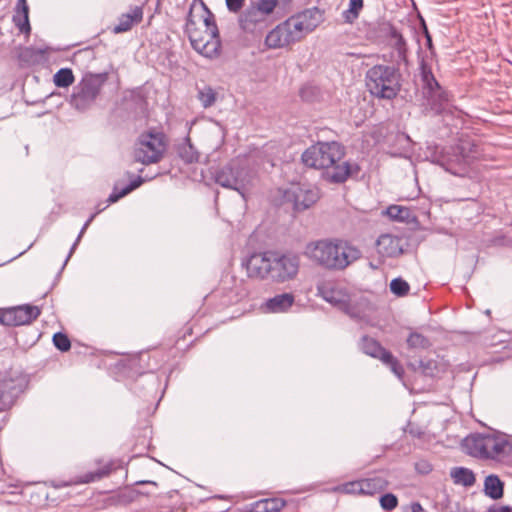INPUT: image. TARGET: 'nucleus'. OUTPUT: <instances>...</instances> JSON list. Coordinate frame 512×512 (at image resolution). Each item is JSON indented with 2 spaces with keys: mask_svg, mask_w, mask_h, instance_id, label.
Returning a JSON list of instances; mask_svg holds the SVG:
<instances>
[{
  "mask_svg": "<svg viewBox=\"0 0 512 512\" xmlns=\"http://www.w3.org/2000/svg\"><path fill=\"white\" fill-rule=\"evenodd\" d=\"M345 148L336 141L317 142L307 148L301 156L305 166L325 171L326 178L332 183H343L352 174V166L343 161Z\"/></svg>",
  "mask_w": 512,
  "mask_h": 512,
  "instance_id": "obj_1",
  "label": "nucleus"
},
{
  "mask_svg": "<svg viewBox=\"0 0 512 512\" xmlns=\"http://www.w3.org/2000/svg\"><path fill=\"white\" fill-rule=\"evenodd\" d=\"M305 253L313 262L331 271H343L362 257L361 249L343 238H326L310 242Z\"/></svg>",
  "mask_w": 512,
  "mask_h": 512,
  "instance_id": "obj_2",
  "label": "nucleus"
},
{
  "mask_svg": "<svg viewBox=\"0 0 512 512\" xmlns=\"http://www.w3.org/2000/svg\"><path fill=\"white\" fill-rule=\"evenodd\" d=\"M323 20L317 7L305 9L292 15L272 29L265 38L269 48H283L294 44L311 33Z\"/></svg>",
  "mask_w": 512,
  "mask_h": 512,
  "instance_id": "obj_3",
  "label": "nucleus"
},
{
  "mask_svg": "<svg viewBox=\"0 0 512 512\" xmlns=\"http://www.w3.org/2000/svg\"><path fill=\"white\" fill-rule=\"evenodd\" d=\"M403 77L400 66L375 64L366 71L365 84L371 96L394 100L401 91Z\"/></svg>",
  "mask_w": 512,
  "mask_h": 512,
  "instance_id": "obj_4",
  "label": "nucleus"
},
{
  "mask_svg": "<svg viewBox=\"0 0 512 512\" xmlns=\"http://www.w3.org/2000/svg\"><path fill=\"white\" fill-rule=\"evenodd\" d=\"M202 6L206 13L203 20L205 31L202 32L196 28V23L192 19V9H190L186 19L185 32L189 37L193 49L202 56L212 59L219 56L221 41L213 14L204 3H202Z\"/></svg>",
  "mask_w": 512,
  "mask_h": 512,
  "instance_id": "obj_5",
  "label": "nucleus"
},
{
  "mask_svg": "<svg viewBox=\"0 0 512 512\" xmlns=\"http://www.w3.org/2000/svg\"><path fill=\"white\" fill-rule=\"evenodd\" d=\"M480 157L478 146L467 139H460L453 146L446 147L438 158V164L447 172L459 176H469L472 167Z\"/></svg>",
  "mask_w": 512,
  "mask_h": 512,
  "instance_id": "obj_6",
  "label": "nucleus"
},
{
  "mask_svg": "<svg viewBox=\"0 0 512 512\" xmlns=\"http://www.w3.org/2000/svg\"><path fill=\"white\" fill-rule=\"evenodd\" d=\"M108 80V74L85 73L78 84L74 87L70 104L78 111L89 109L99 96L102 87Z\"/></svg>",
  "mask_w": 512,
  "mask_h": 512,
  "instance_id": "obj_7",
  "label": "nucleus"
},
{
  "mask_svg": "<svg viewBox=\"0 0 512 512\" xmlns=\"http://www.w3.org/2000/svg\"><path fill=\"white\" fill-rule=\"evenodd\" d=\"M254 174L246 167L232 160L214 174V181L220 186L237 191L243 198L249 186L252 185Z\"/></svg>",
  "mask_w": 512,
  "mask_h": 512,
  "instance_id": "obj_8",
  "label": "nucleus"
},
{
  "mask_svg": "<svg viewBox=\"0 0 512 512\" xmlns=\"http://www.w3.org/2000/svg\"><path fill=\"white\" fill-rule=\"evenodd\" d=\"M166 149L165 136L161 132L142 133L135 145L134 157L142 164L157 163Z\"/></svg>",
  "mask_w": 512,
  "mask_h": 512,
  "instance_id": "obj_9",
  "label": "nucleus"
},
{
  "mask_svg": "<svg viewBox=\"0 0 512 512\" xmlns=\"http://www.w3.org/2000/svg\"><path fill=\"white\" fill-rule=\"evenodd\" d=\"M418 76L423 96L432 106L442 105L448 100L446 91L440 86L432 72V63L427 57H421Z\"/></svg>",
  "mask_w": 512,
  "mask_h": 512,
  "instance_id": "obj_10",
  "label": "nucleus"
},
{
  "mask_svg": "<svg viewBox=\"0 0 512 512\" xmlns=\"http://www.w3.org/2000/svg\"><path fill=\"white\" fill-rule=\"evenodd\" d=\"M122 467V462L119 460H104L98 459L95 461V468L88 470L85 473L71 477L64 481H53L51 484L56 487H70L82 484H90L102 480L108 477L113 471H116Z\"/></svg>",
  "mask_w": 512,
  "mask_h": 512,
  "instance_id": "obj_11",
  "label": "nucleus"
},
{
  "mask_svg": "<svg viewBox=\"0 0 512 512\" xmlns=\"http://www.w3.org/2000/svg\"><path fill=\"white\" fill-rule=\"evenodd\" d=\"M271 256L269 279L277 283H284L297 276L300 267L298 255L291 252L273 251Z\"/></svg>",
  "mask_w": 512,
  "mask_h": 512,
  "instance_id": "obj_12",
  "label": "nucleus"
},
{
  "mask_svg": "<svg viewBox=\"0 0 512 512\" xmlns=\"http://www.w3.org/2000/svg\"><path fill=\"white\" fill-rule=\"evenodd\" d=\"M383 36L387 47L391 50L390 58L397 66H408V43L401 30L391 23L383 27Z\"/></svg>",
  "mask_w": 512,
  "mask_h": 512,
  "instance_id": "obj_13",
  "label": "nucleus"
},
{
  "mask_svg": "<svg viewBox=\"0 0 512 512\" xmlns=\"http://www.w3.org/2000/svg\"><path fill=\"white\" fill-rule=\"evenodd\" d=\"M360 349L363 353L380 359L385 365H387L391 371L397 376L398 379L402 380L404 376V368L400 362L395 358L391 352L381 346V344L374 338L369 336H363L360 341Z\"/></svg>",
  "mask_w": 512,
  "mask_h": 512,
  "instance_id": "obj_14",
  "label": "nucleus"
},
{
  "mask_svg": "<svg viewBox=\"0 0 512 512\" xmlns=\"http://www.w3.org/2000/svg\"><path fill=\"white\" fill-rule=\"evenodd\" d=\"M41 311L34 305H20L4 309L0 313V323L6 326H21L36 320Z\"/></svg>",
  "mask_w": 512,
  "mask_h": 512,
  "instance_id": "obj_15",
  "label": "nucleus"
},
{
  "mask_svg": "<svg viewBox=\"0 0 512 512\" xmlns=\"http://www.w3.org/2000/svg\"><path fill=\"white\" fill-rule=\"evenodd\" d=\"M461 448H512V442L508 440L506 434L472 433L462 440Z\"/></svg>",
  "mask_w": 512,
  "mask_h": 512,
  "instance_id": "obj_16",
  "label": "nucleus"
},
{
  "mask_svg": "<svg viewBox=\"0 0 512 512\" xmlns=\"http://www.w3.org/2000/svg\"><path fill=\"white\" fill-rule=\"evenodd\" d=\"M283 198L293 205L294 210L303 211L317 202L319 194L316 189L296 184L284 191Z\"/></svg>",
  "mask_w": 512,
  "mask_h": 512,
  "instance_id": "obj_17",
  "label": "nucleus"
},
{
  "mask_svg": "<svg viewBox=\"0 0 512 512\" xmlns=\"http://www.w3.org/2000/svg\"><path fill=\"white\" fill-rule=\"evenodd\" d=\"M317 295L336 308H346L349 294L333 280H321L317 284Z\"/></svg>",
  "mask_w": 512,
  "mask_h": 512,
  "instance_id": "obj_18",
  "label": "nucleus"
},
{
  "mask_svg": "<svg viewBox=\"0 0 512 512\" xmlns=\"http://www.w3.org/2000/svg\"><path fill=\"white\" fill-rule=\"evenodd\" d=\"M272 252L273 251H265L250 255L245 262V267L250 277L269 279Z\"/></svg>",
  "mask_w": 512,
  "mask_h": 512,
  "instance_id": "obj_19",
  "label": "nucleus"
},
{
  "mask_svg": "<svg viewBox=\"0 0 512 512\" xmlns=\"http://www.w3.org/2000/svg\"><path fill=\"white\" fill-rule=\"evenodd\" d=\"M405 242L402 237L382 234L376 242L377 253L383 258H396L403 254Z\"/></svg>",
  "mask_w": 512,
  "mask_h": 512,
  "instance_id": "obj_20",
  "label": "nucleus"
},
{
  "mask_svg": "<svg viewBox=\"0 0 512 512\" xmlns=\"http://www.w3.org/2000/svg\"><path fill=\"white\" fill-rule=\"evenodd\" d=\"M18 392L15 376L10 372L0 373V411L13 404Z\"/></svg>",
  "mask_w": 512,
  "mask_h": 512,
  "instance_id": "obj_21",
  "label": "nucleus"
},
{
  "mask_svg": "<svg viewBox=\"0 0 512 512\" xmlns=\"http://www.w3.org/2000/svg\"><path fill=\"white\" fill-rule=\"evenodd\" d=\"M468 455L490 465L512 466V450H467Z\"/></svg>",
  "mask_w": 512,
  "mask_h": 512,
  "instance_id": "obj_22",
  "label": "nucleus"
},
{
  "mask_svg": "<svg viewBox=\"0 0 512 512\" xmlns=\"http://www.w3.org/2000/svg\"><path fill=\"white\" fill-rule=\"evenodd\" d=\"M295 297L292 293H283L267 299L261 306L266 313H284L294 304Z\"/></svg>",
  "mask_w": 512,
  "mask_h": 512,
  "instance_id": "obj_23",
  "label": "nucleus"
},
{
  "mask_svg": "<svg viewBox=\"0 0 512 512\" xmlns=\"http://www.w3.org/2000/svg\"><path fill=\"white\" fill-rule=\"evenodd\" d=\"M143 19V9L141 6H135L130 12L122 14L118 23L113 27V33L119 34L129 31L134 24H138Z\"/></svg>",
  "mask_w": 512,
  "mask_h": 512,
  "instance_id": "obj_24",
  "label": "nucleus"
},
{
  "mask_svg": "<svg viewBox=\"0 0 512 512\" xmlns=\"http://www.w3.org/2000/svg\"><path fill=\"white\" fill-rule=\"evenodd\" d=\"M388 487V481L381 476L362 479V495L374 496L383 492Z\"/></svg>",
  "mask_w": 512,
  "mask_h": 512,
  "instance_id": "obj_25",
  "label": "nucleus"
},
{
  "mask_svg": "<svg viewBox=\"0 0 512 512\" xmlns=\"http://www.w3.org/2000/svg\"><path fill=\"white\" fill-rule=\"evenodd\" d=\"M484 493L493 500L503 497L504 483L497 475L491 474L484 480Z\"/></svg>",
  "mask_w": 512,
  "mask_h": 512,
  "instance_id": "obj_26",
  "label": "nucleus"
},
{
  "mask_svg": "<svg viewBox=\"0 0 512 512\" xmlns=\"http://www.w3.org/2000/svg\"><path fill=\"white\" fill-rule=\"evenodd\" d=\"M450 477L457 485L471 487L475 484V474L471 469L465 467H454L450 471Z\"/></svg>",
  "mask_w": 512,
  "mask_h": 512,
  "instance_id": "obj_27",
  "label": "nucleus"
},
{
  "mask_svg": "<svg viewBox=\"0 0 512 512\" xmlns=\"http://www.w3.org/2000/svg\"><path fill=\"white\" fill-rule=\"evenodd\" d=\"M18 11L13 15V22L15 26L19 28L21 32L29 33L30 32V24L28 18V5L26 0H18L17 3Z\"/></svg>",
  "mask_w": 512,
  "mask_h": 512,
  "instance_id": "obj_28",
  "label": "nucleus"
},
{
  "mask_svg": "<svg viewBox=\"0 0 512 512\" xmlns=\"http://www.w3.org/2000/svg\"><path fill=\"white\" fill-rule=\"evenodd\" d=\"M285 503L277 498H266L251 504V512H279Z\"/></svg>",
  "mask_w": 512,
  "mask_h": 512,
  "instance_id": "obj_29",
  "label": "nucleus"
},
{
  "mask_svg": "<svg viewBox=\"0 0 512 512\" xmlns=\"http://www.w3.org/2000/svg\"><path fill=\"white\" fill-rule=\"evenodd\" d=\"M143 183V179L141 176H137L133 180L130 181L125 187L119 189L117 185L114 186L112 193L108 197L109 203H114L118 201L120 198L129 194L134 189L138 188Z\"/></svg>",
  "mask_w": 512,
  "mask_h": 512,
  "instance_id": "obj_30",
  "label": "nucleus"
},
{
  "mask_svg": "<svg viewBox=\"0 0 512 512\" xmlns=\"http://www.w3.org/2000/svg\"><path fill=\"white\" fill-rule=\"evenodd\" d=\"M197 99L205 109L212 107L217 101V92L209 85L197 88Z\"/></svg>",
  "mask_w": 512,
  "mask_h": 512,
  "instance_id": "obj_31",
  "label": "nucleus"
},
{
  "mask_svg": "<svg viewBox=\"0 0 512 512\" xmlns=\"http://www.w3.org/2000/svg\"><path fill=\"white\" fill-rule=\"evenodd\" d=\"M264 15L261 14L255 5L247 8L241 15L240 22L243 28L247 29L249 24H255L264 19Z\"/></svg>",
  "mask_w": 512,
  "mask_h": 512,
  "instance_id": "obj_32",
  "label": "nucleus"
},
{
  "mask_svg": "<svg viewBox=\"0 0 512 512\" xmlns=\"http://www.w3.org/2000/svg\"><path fill=\"white\" fill-rule=\"evenodd\" d=\"M75 77L70 68H61L53 76L54 84L60 88H66L73 84Z\"/></svg>",
  "mask_w": 512,
  "mask_h": 512,
  "instance_id": "obj_33",
  "label": "nucleus"
},
{
  "mask_svg": "<svg viewBox=\"0 0 512 512\" xmlns=\"http://www.w3.org/2000/svg\"><path fill=\"white\" fill-rule=\"evenodd\" d=\"M407 344L412 349H425L429 347L430 342L424 335L412 332L407 338Z\"/></svg>",
  "mask_w": 512,
  "mask_h": 512,
  "instance_id": "obj_34",
  "label": "nucleus"
},
{
  "mask_svg": "<svg viewBox=\"0 0 512 512\" xmlns=\"http://www.w3.org/2000/svg\"><path fill=\"white\" fill-rule=\"evenodd\" d=\"M390 290L394 295L398 297H403L409 293L410 286L407 281H405L401 277H398L394 278L390 282Z\"/></svg>",
  "mask_w": 512,
  "mask_h": 512,
  "instance_id": "obj_35",
  "label": "nucleus"
},
{
  "mask_svg": "<svg viewBox=\"0 0 512 512\" xmlns=\"http://www.w3.org/2000/svg\"><path fill=\"white\" fill-rule=\"evenodd\" d=\"M363 8V0H350L349 8L344 12L345 19L352 22L358 18L360 10Z\"/></svg>",
  "mask_w": 512,
  "mask_h": 512,
  "instance_id": "obj_36",
  "label": "nucleus"
},
{
  "mask_svg": "<svg viewBox=\"0 0 512 512\" xmlns=\"http://www.w3.org/2000/svg\"><path fill=\"white\" fill-rule=\"evenodd\" d=\"M387 215L394 220L404 221L409 216V210L399 205H391L387 208Z\"/></svg>",
  "mask_w": 512,
  "mask_h": 512,
  "instance_id": "obj_37",
  "label": "nucleus"
},
{
  "mask_svg": "<svg viewBox=\"0 0 512 512\" xmlns=\"http://www.w3.org/2000/svg\"><path fill=\"white\" fill-rule=\"evenodd\" d=\"M54 346L62 352H66L71 347V342L68 336L62 332H57L53 335Z\"/></svg>",
  "mask_w": 512,
  "mask_h": 512,
  "instance_id": "obj_38",
  "label": "nucleus"
},
{
  "mask_svg": "<svg viewBox=\"0 0 512 512\" xmlns=\"http://www.w3.org/2000/svg\"><path fill=\"white\" fill-rule=\"evenodd\" d=\"M179 155L186 163L196 162L198 161L199 158L198 153L193 149V147L190 144L183 145L179 149Z\"/></svg>",
  "mask_w": 512,
  "mask_h": 512,
  "instance_id": "obj_39",
  "label": "nucleus"
},
{
  "mask_svg": "<svg viewBox=\"0 0 512 512\" xmlns=\"http://www.w3.org/2000/svg\"><path fill=\"white\" fill-rule=\"evenodd\" d=\"M278 0H258L255 4L258 11L265 16L273 12L277 6Z\"/></svg>",
  "mask_w": 512,
  "mask_h": 512,
  "instance_id": "obj_40",
  "label": "nucleus"
},
{
  "mask_svg": "<svg viewBox=\"0 0 512 512\" xmlns=\"http://www.w3.org/2000/svg\"><path fill=\"white\" fill-rule=\"evenodd\" d=\"M380 505L384 510L391 511L398 505L397 497L392 493H386L380 497Z\"/></svg>",
  "mask_w": 512,
  "mask_h": 512,
  "instance_id": "obj_41",
  "label": "nucleus"
},
{
  "mask_svg": "<svg viewBox=\"0 0 512 512\" xmlns=\"http://www.w3.org/2000/svg\"><path fill=\"white\" fill-rule=\"evenodd\" d=\"M342 491L346 494L362 495V479L344 483Z\"/></svg>",
  "mask_w": 512,
  "mask_h": 512,
  "instance_id": "obj_42",
  "label": "nucleus"
},
{
  "mask_svg": "<svg viewBox=\"0 0 512 512\" xmlns=\"http://www.w3.org/2000/svg\"><path fill=\"white\" fill-rule=\"evenodd\" d=\"M405 432L409 434L412 438L417 439H424L427 435L425 429H423L421 426L409 422L406 426Z\"/></svg>",
  "mask_w": 512,
  "mask_h": 512,
  "instance_id": "obj_43",
  "label": "nucleus"
},
{
  "mask_svg": "<svg viewBox=\"0 0 512 512\" xmlns=\"http://www.w3.org/2000/svg\"><path fill=\"white\" fill-rule=\"evenodd\" d=\"M339 310L344 311L350 317L355 318V319H361L364 316V311L362 309H360L358 305H353L351 303L350 298H349V300H347L346 308H339Z\"/></svg>",
  "mask_w": 512,
  "mask_h": 512,
  "instance_id": "obj_44",
  "label": "nucleus"
},
{
  "mask_svg": "<svg viewBox=\"0 0 512 512\" xmlns=\"http://www.w3.org/2000/svg\"><path fill=\"white\" fill-rule=\"evenodd\" d=\"M94 218V215H91L88 220L84 223L80 233L78 234V237L76 238L75 242L73 243L72 247L70 248V251L64 261V266L67 264L68 260L70 259V257L72 256L73 252L75 251L76 249V246L78 245L82 235L84 234L85 230L87 229V227L90 225V223L92 222Z\"/></svg>",
  "mask_w": 512,
  "mask_h": 512,
  "instance_id": "obj_45",
  "label": "nucleus"
},
{
  "mask_svg": "<svg viewBox=\"0 0 512 512\" xmlns=\"http://www.w3.org/2000/svg\"><path fill=\"white\" fill-rule=\"evenodd\" d=\"M415 470L422 475L429 474L432 471V465L429 461L420 459L414 464Z\"/></svg>",
  "mask_w": 512,
  "mask_h": 512,
  "instance_id": "obj_46",
  "label": "nucleus"
},
{
  "mask_svg": "<svg viewBox=\"0 0 512 512\" xmlns=\"http://www.w3.org/2000/svg\"><path fill=\"white\" fill-rule=\"evenodd\" d=\"M245 0H226V6L230 12H238L243 7Z\"/></svg>",
  "mask_w": 512,
  "mask_h": 512,
  "instance_id": "obj_47",
  "label": "nucleus"
},
{
  "mask_svg": "<svg viewBox=\"0 0 512 512\" xmlns=\"http://www.w3.org/2000/svg\"><path fill=\"white\" fill-rule=\"evenodd\" d=\"M488 512H512V507L507 505H493L488 509Z\"/></svg>",
  "mask_w": 512,
  "mask_h": 512,
  "instance_id": "obj_48",
  "label": "nucleus"
},
{
  "mask_svg": "<svg viewBox=\"0 0 512 512\" xmlns=\"http://www.w3.org/2000/svg\"><path fill=\"white\" fill-rule=\"evenodd\" d=\"M411 512H426L419 502H413L411 504Z\"/></svg>",
  "mask_w": 512,
  "mask_h": 512,
  "instance_id": "obj_49",
  "label": "nucleus"
},
{
  "mask_svg": "<svg viewBox=\"0 0 512 512\" xmlns=\"http://www.w3.org/2000/svg\"><path fill=\"white\" fill-rule=\"evenodd\" d=\"M433 364L432 361H427L426 363L424 361H420L419 366L422 368L424 373H427V370L430 368V366Z\"/></svg>",
  "mask_w": 512,
  "mask_h": 512,
  "instance_id": "obj_50",
  "label": "nucleus"
},
{
  "mask_svg": "<svg viewBox=\"0 0 512 512\" xmlns=\"http://www.w3.org/2000/svg\"><path fill=\"white\" fill-rule=\"evenodd\" d=\"M423 28H424V33H425V37H426V40L428 39V37H431L429 32H428V29L425 25V23L423 22Z\"/></svg>",
  "mask_w": 512,
  "mask_h": 512,
  "instance_id": "obj_51",
  "label": "nucleus"
},
{
  "mask_svg": "<svg viewBox=\"0 0 512 512\" xmlns=\"http://www.w3.org/2000/svg\"><path fill=\"white\" fill-rule=\"evenodd\" d=\"M427 45H428V47H431V46H432V39H431V37H428V39H427Z\"/></svg>",
  "mask_w": 512,
  "mask_h": 512,
  "instance_id": "obj_52",
  "label": "nucleus"
}]
</instances>
